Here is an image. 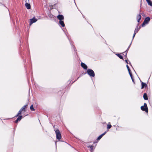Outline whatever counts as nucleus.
<instances>
[{"label": "nucleus", "instance_id": "f257e3e1", "mask_svg": "<svg viewBox=\"0 0 152 152\" xmlns=\"http://www.w3.org/2000/svg\"><path fill=\"white\" fill-rule=\"evenodd\" d=\"M54 129L56 134L57 139L58 140L60 139L61 137L60 132L58 129L55 128L54 126Z\"/></svg>", "mask_w": 152, "mask_h": 152}, {"label": "nucleus", "instance_id": "f03ea898", "mask_svg": "<svg viewBox=\"0 0 152 152\" xmlns=\"http://www.w3.org/2000/svg\"><path fill=\"white\" fill-rule=\"evenodd\" d=\"M87 73L91 77H94L95 76L94 72L92 69H88Z\"/></svg>", "mask_w": 152, "mask_h": 152}, {"label": "nucleus", "instance_id": "7ed1b4c3", "mask_svg": "<svg viewBox=\"0 0 152 152\" xmlns=\"http://www.w3.org/2000/svg\"><path fill=\"white\" fill-rule=\"evenodd\" d=\"M141 110L143 111H145L146 113L148 112V109L146 103H144L143 106L141 107Z\"/></svg>", "mask_w": 152, "mask_h": 152}, {"label": "nucleus", "instance_id": "20e7f679", "mask_svg": "<svg viewBox=\"0 0 152 152\" xmlns=\"http://www.w3.org/2000/svg\"><path fill=\"white\" fill-rule=\"evenodd\" d=\"M150 18L149 17H146L144 20L142 24V26H144L146 24H147L149 22Z\"/></svg>", "mask_w": 152, "mask_h": 152}, {"label": "nucleus", "instance_id": "39448f33", "mask_svg": "<svg viewBox=\"0 0 152 152\" xmlns=\"http://www.w3.org/2000/svg\"><path fill=\"white\" fill-rule=\"evenodd\" d=\"M37 21V20L34 18L30 19V26H31L33 23H35Z\"/></svg>", "mask_w": 152, "mask_h": 152}, {"label": "nucleus", "instance_id": "423d86ee", "mask_svg": "<svg viewBox=\"0 0 152 152\" xmlns=\"http://www.w3.org/2000/svg\"><path fill=\"white\" fill-rule=\"evenodd\" d=\"M26 4H25V6L28 9H30L31 8V6L29 3H28L27 1H26Z\"/></svg>", "mask_w": 152, "mask_h": 152}, {"label": "nucleus", "instance_id": "0eeeda50", "mask_svg": "<svg viewBox=\"0 0 152 152\" xmlns=\"http://www.w3.org/2000/svg\"><path fill=\"white\" fill-rule=\"evenodd\" d=\"M57 18L60 20H62L64 19V16L62 15H59L57 16Z\"/></svg>", "mask_w": 152, "mask_h": 152}, {"label": "nucleus", "instance_id": "6e6552de", "mask_svg": "<svg viewBox=\"0 0 152 152\" xmlns=\"http://www.w3.org/2000/svg\"><path fill=\"white\" fill-rule=\"evenodd\" d=\"M81 66L84 69H86L87 68V66L84 63L82 62L81 64Z\"/></svg>", "mask_w": 152, "mask_h": 152}, {"label": "nucleus", "instance_id": "1a4fd4ad", "mask_svg": "<svg viewBox=\"0 0 152 152\" xmlns=\"http://www.w3.org/2000/svg\"><path fill=\"white\" fill-rule=\"evenodd\" d=\"M22 118V115L19 116L18 117V118H17V119H16V120L15 121V123H17L18 121H20L21 120Z\"/></svg>", "mask_w": 152, "mask_h": 152}, {"label": "nucleus", "instance_id": "9d476101", "mask_svg": "<svg viewBox=\"0 0 152 152\" xmlns=\"http://www.w3.org/2000/svg\"><path fill=\"white\" fill-rule=\"evenodd\" d=\"M107 131H105L101 135L99 136L97 138V140H99L106 133Z\"/></svg>", "mask_w": 152, "mask_h": 152}, {"label": "nucleus", "instance_id": "9b49d317", "mask_svg": "<svg viewBox=\"0 0 152 152\" xmlns=\"http://www.w3.org/2000/svg\"><path fill=\"white\" fill-rule=\"evenodd\" d=\"M141 14L140 13L138 15H137V22H140V20L141 19Z\"/></svg>", "mask_w": 152, "mask_h": 152}, {"label": "nucleus", "instance_id": "f8f14e48", "mask_svg": "<svg viewBox=\"0 0 152 152\" xmlns=\"http://www.w3.org/2000/svg\"><path fill=\"white\" fill-rule=\"evenodd\" d=\"M27 106H28V105L27 104H26V105H24V106H23L21 109H20V110L22 111H26V108L27 107Z\"/></svg>", "mask_w": 152, "mask_h": 152}, {"label": "nucleus", "instance_id": "ddd939ff", "mask_svg": "<svg viewBox=\"0 0 152 152\" xmlns=\"http://www.w3.org/2000/svg\"><path fill=\"white\" fill-rule=\"evenodd\" d=\"M59 23L61 26L63 27H64L65 26V24L64 23L63 21L62 20H60L59 21Z\"/></svg>", "mask_w": 152, "mask_h": 152}, {"label": "nucleus", "instance_id": "4468645a", "mask_svg": "<svg viewBox=\"0 0 152 152\" xmlns=\"http://www.w3.org/2000/svg\"><path fill=\"white\" fill-rule=\"evenodd\" d=\"M141 83L142 84L141 89H143L145 87H146L147 86V84L145 83L142 82H141Z\"/></svg>", "mask_w": 152, "mask_h": 152}, {"label": "nucleus", "instance_id": "2eb2a0df", "mask_svg": "<svg viewBox=\"0 0 152 152\" xmlns=\"http://www.w3.org/2000/svg\"><path fill=\"white\" fill-rule=\"evenodd\" d=\"M143 97L145 100H147L148 99V97L146 93H145L144 94Z\"/></svg>", "mask_w": 152, "mask_h": 152}, {"label": "nucleus", "instance_id": "dca6fc26", "mask_svg": "<svg viewBox=\"0 0 152 152\" xmlns=\"http://www.w3.org/2000/svg\"><path fill=\"white\" fill-rule=\"evenodd\" d=\"M138 25L137 26V27L136 28L134 31V33H137L138 32L140 29V26L138 28Z\"/></svg>", "mask_w": 152, "mask_h": 152}, {"label": "nucleus", "instance_id": "f3484780", "mask_svg": "<svg viewBox=\"0 0 152 152\" xmlns=\"http://www.w3.org/2000/svg\"><path fill=\"white\" fill-rule=\"evenodd\" d=\"M148 3V4L151 6H152V2L150 0H146Z\"/></svg>", "mask_w": 152, "mask_h": 152}, {"label": "nucleus", "instance_id": "a211bd4d", "mask_svg": "<svg viewBox=\"0 0 152 152\" xmlns=\"http://www.w3.org/2000/svg\"><path fill=\"white\" fill-rule=\"evenodd\" d=\"M116 55L118 57H119L120 59H123V56H122L120 54H116Z\"/></svg>", "mask_w": 152, "mask_h": 152}, {"label": "nucleus", "instance_id": "6ab92c4d", "mask_svg": "<svg viewBox=\"0 0 152 152\" xmlns=\"http://www.w3.org/2000/svg\"><path fill=\"white\" fill-rule=\"evenodd\" d=\"M93 147L94 146L93 145H91L88 146V148H90L91 149L90 151H91V152H92V149H93Z\"/></svg>", "mask_w": 152, "mask_h": 152}, {"label": "nucleus", "instance_id": "aec40b11", "mask_svg": "<svg viewBox=\"0 0 152 152\" xmlns=\"http://www.w3.org/2000/svg\"><path fill=\"white\" fill-rule=\"evenodd\" d=\"M126 66L128 70V71L129 73H131V72L130 69L129 67V66H128V65H127Z\"/></svg>", "mask_w": 152, "mask_h": 152}, {"label": "nucleus", "instance_id": "412c9836", "mask_svg": "<svg viewBox=\"0 0 152 152\" xmlns=\"http://www.w3.org/2000/svg\"><path fill=\"white\" fill-rule=\"evenodd\" d=\"M30 110L32 111L34 110V108L33 106V105H31L30 107Z\"/></svg>", "mask_w": 152, "mask_h": 152}, {"label": "nucleus", "instance_id": "4be33fe9", "mask_svg": "<svg viewBox=\"0 0 152 152\" xmlns=\"http://www.w3.org/2000/svg\"><path fill=\"white\" fill-rule=\"evenodd\" d=\"M112 127V126L111 125H107V129H110Z\"/></svg>", "mask_w": 152, "mask_h": 152}, {"label": "nucleus", "instance_id": "5701e85b", "mask_svg": "<svg viewBox=\"0 0 152 152\" xmlns=\"http://www.w3.org/2000/svg\"><path fill=\"white\" fill-rule=\"evenodd\" d=\"M129 48H130V47H128V48H127V50L124 52V53H126V55L127 54V51L129 50Z\"/></svg>", "mask_w": 152, "mask_h": 152}, {"label": "nucleus", "instance_id": "b1692460", "mask_svg": "<svg viewBox=\"0 0 152 152\" xmlns=\"http://www.w3.org/2000/svg\"><path fill=\"white\" fill-rule=\"evenodd\" d=\"M22 111H21L20 110L18 113V115H20L21 114Z\"/></svg>", "mask_w": 152, "mask_h": 152}, {"label": "nucleus", "instance_id": "393cba45", "mask_svg": "<svg viewBox=\"0 0 152 152\" xmlns=\"http://www.w3.org/2000/svg\"><path fill=\"white\" fill-rule=\"evenodd\" d=\"M129 74L130 75V77H131L132 80V79H134L133 78L132 75V73H129Z\"/></svg>", "mask_w": 152, "mask_h": 152}, {"label": "nucleus", "instance_id": "a878e982", "mask_svg": "<svg viewBox=\"0 0 152 152\" xmlns=\"http://www.w3.org/2000/svg\"><path fill=\"white\" fill-rule=\"evenodd\" d=\"M136 33H134V34H133V39H132V40L133 39H134V38L135 35V34H136Z\"/></svg>", "mask_w": 152, "mask_h": 152}, {"label": "nucleus", "instance_id": "bb28decb", "mask_svg": "<svg viewBox=\"0 0 152 152\" xmlns=\"http://www.w3.org/2000/svg\"><path fill=\"white\" fill-rule=\"evenodd\" d=\"M19 116H20V115H18V114L15 116V117H18Z\"/></svg>", "mask_w": 152, "mask_h": 152}, {"label": "nucleus", "instance_id": "cd10ccee", "mask_svg": "<svg viewBox=\"0 0 152 152\" xmlns=\"http://www.w3.org/2000/svg\"><path fill=\"white\" fill-rule=\"evenodd\" d=\"M125 61H126V62L128 64V63L127 60H125Z\"/></svg>", "mask_w": 152, "mask_h": 152}, {"label": "nucleus", "instance_id": "c85d7f7f", "mask_svg": "<svg viewBox=\"0 0 152 152\" xmlns=\"http://www.w3.org/2000/svg\"><path fill=\"white\" fill-rule=\"evenodd\" d=\"M132 81H133V82H134V79H132Z\"/></svg>", "mask_w": 152, "mask_h": 152}, {"label": "nucleus", "instance_id": "c756f323", "mask_svg": "<svg viewBox=\"0 0 152 152\" xmlns=\"http://www.w3.org/2000/svg\"><path fill=\"white\" fill-rule=\"evenodd\" d=\"M132 42H131V44H130V45H129V46L128 47H130V46H131V43H132Z\"/></svg>", "mask_w": 152, "mask_h": 152}, {"label": "nucleus", "instance_id": "7c9ffc66", "mask_svg": "<svg viewBox=\"0 0 152 152\" xmlns=\"http://www.w3.org/2000/svg\"><path fill=\"white\" fill-rule=\"evenodd\" d=\"M27 1H28V3H30L29 0H27Z\"/></svg>", "mask_w": 152, "mask_h": 152}, {"label": "nucleus", "instance_id": "2f4dec72", "mask_svg": "<svg viewBox=\"0 0 152 152\" xmlns=\"http://www.w3.org/2000/svg\"><path fill=\"white\" fill-rule=\"evenodd\" d=\"M27 1V0H25V1Z\"/></svg>", "mask_w": 152, "mask_h": 152}]
</instances>
